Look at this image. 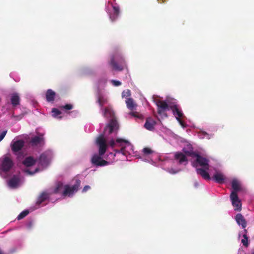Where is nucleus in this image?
I'll list each match as a JSON object with an SVG mask.
<instances>
[{"mask_svg": "<svg viewBox=\"0 0 254 254\" xmlns=\"http://www.w3.org/2000/svg\"><path fill=\"white\" fill-rule=\"evenodd\" d=\"M96 143L99 147V154H94L91 160V163L97 166H104L109 164V162L102 159L106 153L108 144L103 134H101L96 139Z\"/></svg>", "mask_w": 254, "mask_h": 254, "instance_id": "obj_1", "label": "nucleus"}, {"mask_svg": "<svg viewBox=\"0 0 254 254\" xmlns=\"http://www.w3.org/2000/svg\"><path fill=\"white\" fill-rule=\"evenodd\" d=\"M103 116L107 118H111L109 123L106 126L103 134L109 135L112 133L117 134L119 128V124L115 117V113L110 107H106L104 109Z\"/></svg>", "mask_w": 254, "mask_h": 254, "instance_id": "obj_2", "label": "nucleus"}, {"mask_svg": "<svg viewBox=\"0 0 254 254\" xmlns=\"http://www.w3.org/2000/svg\"><path fill=\"white\" fill-rule=\"evenodd\" d=\"M109 64L113 70L119 71L123 70L126 67L124 58L118 54L115 55L112 57Z\"/></svg>", "mask_w": 254, "mask_h": 254, "instance_id": "obj_3", "label": "nucleus"}, {"mask_svg": "<svg viewBox=\"0 0 254 254\" xmlns=\"http://www.w3.org/2000/svg\"><path fill=\"white\" fill-rule=\"evenodd\" d=\"M127 144H129L128 141L122 138H118L116 140L112 139L109 142V145L112 148L117 146L121 147L120 150H116V151L119 153L122 152L123 154H125L124 151Z\"/></svg>", "mask_w": 254, "mask_h": 254, "instance_id": "obj_4", "label": "nucleus"}, {"mask_svg": "<svg viewBox=\"0 0 254 254\" xmlns=\"http://www.w3.org/2000/svg\"><path fill=\"white\" fill-rule=\"evenodd\" d=\"M80 185V181L76 180L75 184L72 186L69 185H65L64 187V190L63 192L64 196H70L72 195L75 192H76L79 189Z\"/></svg>", "mask_w": 254, "mask_h": 254, "instance_id": "obj_5", "label": "nucleus"}, {"mask_svg": "<svg viewBox=\"0 0 254 254\" xmlns=\"http://www.w3.org/2000/svg\"><path fill=\"white\" fill-rule=\"evenodd\" d=\"M156 105L157 106V113L160 115H164L167 117V115L164 112L167 110H170V106L165 101L157 100L156 101Z\"/></svg>", "mask_w": 254, "mask_h": 254, "instance_id": "obj_6", "label": "nucleus"}, {"mask_svg": "<svg viewBox=\"0 0 254 254\" xmlns=\"http://www.w3.org/2000/svg\"><path fill=\"white\" fill-rule=\"evenodd\" d=\"M230 199L235 210L241 211L242 209V203L238 197V194L236 193L235 192H232L230 194Z\"/></svg>", "mask_w": 254, "mask_h": 254, "instance_id": "obj_7", "label": "nucleus"}, {"mask_svg": "<svg viewBox=\"0 0 254 254\" xmlns=\"http://www.w3.org/2000/svg\"><path fill=\"white\" fill-rule=\"evenodd\" d=\"M13 165V163L11 159L5 156L1 160V169L2 171L6 172L10 170Z\"/></svg>", "mask_w": 254, "mask_h": 254, "instance_id": "obj_8", "label": "nucleus"}, {"mask_svg": "<svg viewBox=\"0 0 254 254\" xmlns=\"http://www.w3.org/2000/svg\"><path fill=\"white\" fill-rule=\"evenodd\" d=\"M24 141L21 139L13 140L10 144V147L13 153L16 154L21 151L24 147Z\"/></svg>", "mask_w": 254, "mask_h": 254, "instance_id": "obj_9", "label": "nucleus"}, {"mask_svg": "<svg viewBox=\"0 0 254 254\" xmlns=\"http://www.w3.org/2000/svg\"><path fill=\"white\" fill-rule=\"evenodd\" d=\"M195 157H196V163L202 167V168H203L206 170L209 169L208 160L198 154H195Z\"/></svg>", "mask_w": 254, "mask_h": 254, "instance_id": "obj_10", "label": "nucleus"}, {"mask_svg": "<svg viewBox=\"0 0 254 254\" xmlns=\"http://www.w3.org/2000/svg\"><path fill=\"white\" fill-rule=\"evenodd\" d=\"M20 182V179L18 176L14 175L8 182V186L12 189L16 188Z\"/></svg>", "mask_w": 254, "mask_h": 254, "instance_id": "obj_11", "label": "nucleus"}, {"mask_svg": "<svg viewBox=\"0 0 254 254\" xmlns=\"http://www.w3.org/2000/svg\"><path fill=\"white\" fill-rule=\"evenodd\" d=\"M156 124V122L151 118L146 119L144 124V127L149 130H152L154 128V126Z\"/></svg>", "mask_w": 254, "mask_h": 254, "instance_id": "obj_12", "label": "nucleus"}, {"mask_svg": "<svg viewBox=\"0 0 254 254\" xmlns=\"http://www.w3.org/2000/svg\"><path fill=\"white\" fill-rule=\"evenodd\" d=\"M235 219L238 225H241L243 229L246 228L247 226V221L241 213L236 215Z\"/></svg>", "mask_w": 254, "mask_h": 254, "instance_id": "obj_13", "label": "nucleus"}, {"mask_svg": "<svg viewBox=\"0 0 254 254\" xmlns=\"http://www.w3.org/2000/svg\"><path fill=\"white\" fill-rule=\"evenodd\" d=\"M170 110L173 112V114L176 116V118H181L183 116V114L181 111L179 110L177 105L170 106Z\"/></svg>", "mask_w": 254, "mask_h": 254, "instance_id": "obj_14", "label": "nucleus"}, {"mask_svg": "<svg viewBox=\"0 0 254 254\" xmlns=\"http://www.w3.org/2000/svg\"><path fill=\"white\" fill-rule=\"evenodd\" d=\"M50 197V194L46 191L42 192L38 196L36 202V204L39 205Z\"/></svg>", "mask_w": 254, "mask_h": 254, "instance_id": "obj_15", "label": "nucleus"}, {"mask_svg": "<svg viewBox=\"0 0 254 254\" xmlns=\"http://www.w3.org/2000/svg\"><path fill=\"white\" fill-rule=\"evenodd\" d=\"M44 141V138L42 135L35 136L31 138L30 143L32 146H36L42 142Z\"/></svg>", "mask_w": 254, "mask_h": 254, "instance_id": "obj_16", "label": "nucleus"}, {"mask_svg": "<svg viewBox=\"0 0 254 254\" xmlns=\"http://www.w3.org/2000/svg\"><path fill=\"white\" fill-rule=\"evenodd\" d=\"M206 169L203 168H197L196 172L200 175L204 179L209 180L211 179L209 173L206 171Z\"/></svg>", "mask_w": 254, "mask_h": 254, "instance_id": "obj_17", "label": "nucleus"}, {"mask_svg": "<svg viewBox=\"0 0 254 254\" xmlns=\"http://www.w3.org/2000/svg\"><path fill=\"white\" fill-rule=\"evenodd\" d=\"M212 179L217 183L222 184L224 182L225 177L223 174L217 172L214 175Z\"/></svg>", "mask_w": 254, "mask_h": 254, "instance_id": "obj_18", "label": "nucleus"}, {"mask_svg": "<svg viewBox=\"0 0 254 254\" xmlns=\"http://www.w3.org/2000/svg\"><path fill=\"white\" fill-rule=\"evenodd\" d=\"M11 103L13 107H15L20 104V97L19 95L14 93H13L10 98Z\"/></svg>", "mask_w": 254, "mask_h": 254, "instance_id": "obj_19", "label": "nucleus"}, {"mask_svg": "<svg viewBox=\"0 0 254 254\" xmlns=\"http://www.w3.org/2000/svg\"><path fill=\"white\" fill-rule=\"evenodd\" d=\"M56 96V93L52 89H48L46 93V100L49 102H53Z\"/></svg>", "mask_w": 254, "mask_h": 254, "instance_id": "obj_20", "label": "nucleus"}, {"mask_svg": "<svg viewBox=\"0 0 254 254\" xmlns=\"http://www.w3.org/2000/svg\"><path fill=\"white\" fill-rule=\"evenodd\" d=\"M36 163V160L31 157H27L23 161V164L26 167H30L34 165Z\"/></svg>", "mask_w": 254, "mask_h": 254, "instance_id": "obj_21", "label": "nucleus"}, {"mask_svg": "<svg viewBox=\"0 0 254 254\" xmlns=\"http://www.w3.org/2000/svg\"><path fill=\"white\" fill-rule=\"evenodd\" d=\"M113 13L110 14V18L112 21H114L119 16L120 9L118 6H113Z\"/></svg>", "mask_w": 254, "mask_h": 254, "instance_id": "obj_22", "label": "nucleus"}, {"mask_svg": "<svg viewBox=\"0 0 254 254\" xmlns=\"http://www.w3.org/2000/svg\"><path fill=\"white\" fill-rule=\"evenodd\" d=\"M175 158L176 160H179L180 164L187 161V158L186 155L182 152L176 153L175 155Z\"/></svg>", "mask_w": 254, "mask_h": 254, "instance_id": "obj_23", "label": "nucleus"}, {"mask_svg": "<svg viewBox=\"0 0 254 254\" xmlns=\"http://www.w3.org/2000/svg\"><path fill=\"white\" fill-rule=\"evenodd\" d=\"M232 187L233 189V190L232 192H235L236 193H237L238 191L241 190L240 184L237 180H233L232 181Z\"/></svg>", "mask_w": 254, "mask_h": 254, "instance_id": "obj_24", "label": "nucleus"}, {"mask_svg": "<svg viewBox=\"0 0 254 254\" xmlns=\"http://www.w3.org/2000/svg\"><path fill=\"white\" fill-rule=\"evenodd\" d=\"M97 102L99 104L100 106L102 108L103 105L107 102V100L102 95H99L98 97Z\"/></svg>", "mask_w": 254, "mask_h": 254, "instance_id": "obj_25", "label": "nucleus"}, {"mask_svg": "<svg viewBox=\"0 0 254 254\" xmlns=\"http://www.w3.org/2000/svg\"><path fill=\"white\" fill-rule=\"evenodd\" d=\"M126 104H127V107L131 110H132L135 107V105L134 104L133 100L131 98H129L127 99V100L126 101Z\"/></svg>", "mask_w": 254, "mask_h": 254, "instance_id": "obj_26", "label": "nucleus"}, {"mask_svg": "<svg viewBox=\"0 0 254 254\" xmlns=\"http://www.w3.org/2000/svg\"><path fill=\"white\" fill-rule=\"evenodd\" d=\"M47 162V156L45 154L40 155L39 158V163L42 165H45Z\"/></svg>", "mask_w": 254, "mask_h": 254, "instance_id": "obj_27", "label": "nucleus"}, {"mask_svg": "<svg viewBox=\"0 0 254 254\" xmlns=\"http://www.w3.org/2000/svg\"><path fill=\"white\" fill-rule=\"evenodd\" d=\"M243 237L244 239H242L241 242L244 246L248 247L249 245V243L248 241V237L247 235L243 234Z\"/></svg>", "mask_w": 254, "mask_h": 254, "instance_id": "obj_28", "label": "nucleus"}, {"mask_svg": "<svg viewBox=\"0 0 254 254\" xmlns=\"http://www.w3.org/2000/svg\"><path fill=\"white\" fill-rule=\"evenodd\" d=\"M29 213V211L28 210H25L21 212L17 216V218L18 220H20L23 219L26 216H27Z\"/></svg>", "mask_w": 254, "mask_h": 254, "instance_id": "obj_29", "label": "nucleus"}, {"mask_svg": "<svg viewBox=\"0 0 254 254\" xmlns=\"http://www.w3.org/2000/svg\"><path fill=\"white\" fill-rule=\"evenodd\" d=\"M52 112L53 113V116L54 117H57L59 115L61 114V112L56 108H53Z\"/></svg>", "mask_w": 254, "mask_h": 254, "instance_id": "obj_30", "label": "nucleus"}, {"mask_svg": "<svg viewBox=\"0 0 254 254\" xmlns=\"http://www.w3.org/2000/svg\"><path fill=\"white\" fill-rule=\"evenodd\" d=\"M143 152L144 153V154H146V155H149V154H150L152 153V150L148 148V147H145L143 149V150H142Z\"/></svg>", "mask_w": 254, "mask_h": 254, "instance_id": "obj_31", "label": "nucleus"}, {"mask_svg": "<svg viewBox=\"0 0 254 254\" xmlns=\"http://www.w3.org/2000/svg\"><path fill=\"white\" fill-rule=\"evenodd\" d=\"M66 110H70L73 108V106L71 104H67L62 107Z\"/></svg>", "mask_w": 254, "mask_h": 254, "instance_id": "obj_32", "label": "nucleus"}, {"mask_svg": "<svg viewBox=\"0 0 254 254\" xmlns=\"http://www.w3.org/2000/svg\"><path fill=\"white\" fill-rule=\"evenodd\" d=\"M7 133V130H3L1 132H0V142L3 139Z\"/></svg>", "mask_w": 254, "mask_h": 254, "instance_id": "obj_33", "label": "nucleus"}, {"mask_svg": "<svg viewBox=\"0 0 254 254\" xmlns=\"http://www.w3.org/2000/svg\"><path fill=\"white\" fill-rule=\"evenodd\" d=\"M111 82L113 83V84L114 85V86H120L121 85V82L119 81H118V80H112L111 81Z\"/></svg>", "mask_w": 254, "mask_h": 254, "instance_id": "obj_34", "label": "nucleus"}, {"mask_svg": "<svg viewBox=\"0 0 254 254\" xmlns=\"http://www.w3.org/2000/svg\"><path fill=\"white\" fill-rule=\"evenodd\" d=\"M130 95V90H127V91H123V92L122 93V96L123 97H125V96H129Z\"/></svg>", "mask_w": 254, "mask_h": 254, "instance_id": "obj_35", "label": "nucleus"}, {"mask_svg": "<svg viewBox=\"0 0 254 254\" xmlns=\"http://www.w3.org/2000/svg\"><path fill=\"white\" fill-rule=\"evenodd\" d=\"M185 153H186V155H187L188 156H194V157H195V154H196V153H195L193 151H186Z\"/></svg>", "mask_w": 254, "mask_h": 254, "instance_id": "obj_36", "label": "nucleus"}, {"mask_svg": "<svg viewBox=\"0 0 254 254\" xmlns=\"http://www.w3.org/2000/svg\"><path fill=\"white\" fill-rule=\"evenodd\" d=\"M39 171V169L38 168H36L34 172H31L30 171H29L28 169H27L25 170V172L28 173L30 175H33L34 174V173H35L36 172H37L38 171Z\"/></svg>", "mask_w": 254, "mask_h": 254, "instance_id": "obj_37", "label": "nucleus"}, {"mask_svg": "<svg viewBox=\"0 0 254 254\" xmlns=\"http://www.w3.org/2000/svg\"><path fill=\"white\" fill-rule=\"evenodd\" d=\"M177 120L179 122V123L180 124V125L182 126V127H185L184 125H185V123L181 119V118H179V119H177Z\"/></svg>", "mask_w": 254, "mask_h": 254, "instance_id": "obj_38", "label": "nucleus"}, {"mask_svg": "<svg viewBox=\"0 0 254 254\" xmlns=\"http://www.w3.org/2000/svg\"><path fill=\"white\" fill-rule=\"evenodd\" d=\"M90 189V187L89 186H85L84 188H83V189L82 190V191L83 192H86V191H87L88 190H89Z\"/></svg>", "mask_w": 254, "mask_h": 254, "instance_id": "obj_39", "label": "nucleus"}, {"mask_svg": "<svg viewBox=\"0 0 254 254\" xmlns=\"http://www.w3.org/2000/svg\"><path fill=\"white\" fill-rule=\"evenodd\" d=\"M169 172H170V173H172V174H176V173H178V171H175L174 169H171L169 171Z\"/></svg>", "mask_w": 254, "mask_h": 254, "instance_id": "obj_40", "label": "nucleus"}, {"mask_svg": "<svg viewBox=\"0 0 254 254\" xmlns=\"http://www.w3.org/2000/svg\"><path fill=\"white\" fill-rule=\"evenodd\" d=\"M136 114H137V113H136V112H135V113L132 112V113H130V114H131L132 116H134V117H137V116H136Z\"/></svg>", "mask_w": 254, "mask_h": 254, "instance_id": "obj_41", "label": "nucleus"}, {"mask_svg": "<svg viewBox=\"0 0 254 254\" xmlns=\"http://www.w3.org/2000/svg\"><path fill=\"white\" fill-rule=\"evenodd\" d=\"M244 234H246V235H247V233H248V231L247 229H246L245 228L244 229Z\"/></svg>", "mask_w": 254, "mask_h": 254, "instance_id": "obj_42", "label": "nucleus"}, {"mask_svg": "<svg viewBox=\"0 0 254 254\" xmlns=\"http://www.w3.org/2000/svg\"><path fill=\"white\" fill-rule=\"evenodd\" d=\"M0 254H4L0 248Z\"/></svg>", "mask_w": 254, "mask_h": 254, "instance_id": "obj_43", "label": "nucleus"}, {"mask_svg": "<svg viewBox=\"0 0 254 254\" xmlns=\"http://www.w3.org/2000/svg\"><path fill=\"white\" fill-rule=\"evenodd\" d=\"M58 188H56V189L55 190V193H57L58 192Z\"/></svg>", "mask_w": 254, "mask_h": 254, "instance_id": "obj_44", "label": "nucleus"}, {"mask_svg": "<svg viewBox=\"0 0 254 254\" xmlns=\"http://www.w3.org/2000/svg\"><path fill=\"white\" fill-rule=\"evenodd\" d=\"M103 82H104V83H105L106 82V80H103Z\"/></svg>", "mask_w": 254, "mask_h": 254, "instance_id": "obj_45", "label": "nucleus"}, {"mask_svg": "<svg viewBox=\"0 0 254 254\" xmlns=\"http://www.w3.org/2000/svg\"><path fill=\"white\" fill-rule=\"evenodd\" d=\"M252 254H254V253H253Z\"/></svg>", "mask_w": 254, "mask_h": 254, "instance_id": "obj_46", "label": "nucleus"}]
</instances>
